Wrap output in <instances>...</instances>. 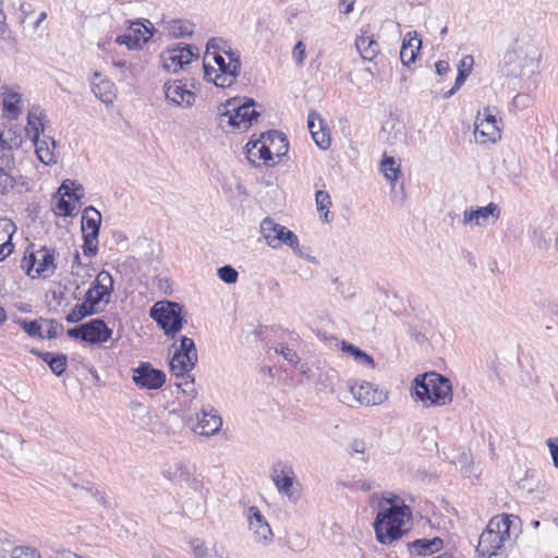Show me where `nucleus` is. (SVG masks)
I'll return each mask as SVG.
<instances>
[{
    "label": "nucleus",
    "mask_w": 558,
    "mask_h": 558,
    "mask_svg": "<svg viewBox=\"0 0 558 558\" xmlns=\"http://www.w3.org/2000/svg\"><path fill=\"white\" fill-rule=\"evenodd\" d=\"M39 107L36 108L35 111H29L27 116V135L32 138V141L40 137V134L44 135L45 132V119L46 117L41 112H37Z\"/></svg>",
    "instance_id": "nucleus-35"
},
{
    "label": "nucleus",
    "mask_w": 558,
    "mask_h": 558,
    "mask_svg": "<svg viewBox=\"0 0 558 558\" xmlns=\"http://www.w3.org/2000/svg\"><path fill=\"white\" fill-rule=\"evenodd\" d=\"M411 515L410 508L403 504L401 506L391 504L379 510L373 524L377 541L388 545L401 538L405 533L402 529L404 519H410Z\"/></svg>",
    "instance_id": "nucleus-3"
},
{
    "label": "nucleus",
    "mask_w": 558,
    "mask_h": 558,
    "mask_svg": "<svg viewBox=\"0 0 558 558\" xmlns=\"http://www.w3.org/2000/svg\"><path fill=\"white\" fill-rule=\"evenodd\" d=\"M341 349L343 352L352 355L356 363L368 366L371 368L375 367L374 359L354 344L343 341Z\"/></svg>",
    "instance_id": "nucleus-37"
},
{
    "label": "nucleus",
    "mask_w": 558,
    "mask_h": 558,
    "mask_svg": "<svg viewBox=\"0 0 558 558\" xmlns=\"http://www.w3.org/2000/svg\"><path fill=\"white\" fill-rule=\"evenodd\" d=\"M351 447L355 453H364L366 449L364 441L357 439L353 440Z\"/></svg>",
    "instance_id": "nucleus-64"
},
{
    "label": "nucleus",
    "mask_w": 558,
    "mask_h": 558,
    "mask_svg": "<svg viewBox=\"0 0 558 558\" xmlns=\"http://www.w3.org/2000/svg\"><path fill=\"white\" fill-rule=\"evenodd\" d=\"M218 277L221 281L226 283H235L239 278L238 271L230 265H225L218 268Z\"/></svg>",
    "instance_id": "nucleus-48"
},
{
    "label": "nucleus",
    "mask_w": 558,
    "mask_h": 558,
    "mask_svg": "<svg viewBox=\"0 0 558 558\" xmlns=\"http://www.w3.org/2000/svg\"><path fill=\"white\" fill-rule=\"evenodd\" d=\"M53 260V254L46 247L37 251H27V254L21 260V268L32 278L37 276L46 278L54 271L56 265Z\"/></svg>",
    "instance_id": "nucleus-6"
},
{
    "label": "nucleus",
    "mask_w": 558,
    "mask_h": 558,
    "mask_svg": "<svg viewBox=\"0 0 558 558\" xmlns=\"http://www.w3.org/2000/svg\"><path fill=\"white\" fill-rule=\"evenodd\" d=\"M293 59L298 64H303L305 59V46L302 41H298L292 51Z\"/></svg>",
    "instance_id": "nucleus-59"
},
{
    "label": "nucleus",
    "mask_w": 558,
    "mask_h": 558,
    "mask_svg": "<svg viewBox=\"0 0 558 558\" xmlns=\"http://www.w3.org/2000/svg\"><path fill=\"white\" fill-rule=\"evenodd\" d=\"M81 225L83 234H99L101 225L100 213L94 206L86 207L83 210Z\"/></svg>",
    "instance_id": "nucleus-34"
},
{
    "label": "nucleus",
    "mask_w": 558,
    "mask_h": 558,
    "mask_svg": "<svg viewBox=\"0 0 558 558\" xmlns=\"http://www.w3.org/2000/svg\"><path fill=\"white\" fill-rule=\"evenodd\" d=\"M415 395L425 405H446L452 401L450 380L436 373L418 375L414 379Z\"/></svg>",
    "instance_id": "nucleus-4"
},
{
    "label": "nucleus",
    "mask_w": 558,
    "mask_h": 558,
    "mask_svg": "<svg viewBox=\"0 0 558 558\" xmlns=\"http://www.w3.org/2000/svg\"><path fill=\"white\" fill-rule=\"evenodd\" d=\"M466 77H468V75L463 74V72H462V73H459V72H458V75H457V77H456V82H454L453 87H452L451 89H449L448 92H446V93H445V97H446V98H448V97H450L451 95H453V94H454V92H456L457 89H459V88L464 84V82H465Z\"/></svg>",
    "instance_id": "nucleus-60"
},
{
    "label": "nucleus",
    "mask_w": 558,
    "mask_h": 558,
    "mask_svg": "<svg viewBox=\"0 0 558 558\" xmlns=\"http://www.w3.org/2000/svg\"><path fill=\"white\" fill-rule=\"evenodd\" d=\"M31 353L46 362L51 372L57 376H61L66 369L68 357L65 354H53L50 352H43L37 349H32Z\"/></svg>",
    "instance_id": "nucleus-31"
},
{
    "label": "nucleus",
    "mask_w": 558,
    "mask_h": 558,
    "mask_svg": "<svg viewBox=\"0 0 558 558\" xmlns=\"http://www.w3.org/2000/svg\"><path fill=\"white\" fill-rule=\"evenodd\" d=\"M355 48L360 56L367 61H373L379 53V44L368 31H362V34L355 39Z\"/></svg>",
    "instance_id": "nucleus-26"
},
{
    "label": "nucleus",
    "mask_w": 558,
    "mask_h": 558,
    "mask_svg": "<svg viewBox=\"0 0 558 558\" xmlns=\"http://www.w3.org/2000/svg\"><path fill=\"white\" fill-rule=\"evenodd\" d=\"M68 335L69 337L71 338H74V339H81L83 341V337H84V328H83V324L77 326V327H74V328H71L68 330Z\"/></svg>",
    "instance_id": "nucleus-63"
},
{
    "label": "nucleus",
    "mask_w": 558,
    "mask_h": 558,
    "mask_svg": "<svg viewBox=\"0 0 558 558\" xmlns=\"http://www.w3.org/2000/svg\"><path fill=\"white\" fill-rule=\"evenodd\" d=\"M474 135L476 141H480L481 143L489 142L495 144L501 137V128L497 124H489V122L475 120Z\"/></svg>",
    "instance_id": "nucleus-30"
},
{
    "label": "nucleus",
    "mask_w": 558,
    "mask_h": 558,
    "mask_svg": "<svg viewBox=\"0 0 558 558\" xmlns=\"http://www.w3.org/2000/svg\"><path fill=\"white\" fill-rule=\"evenodd\" d=\"M247 521L248 527L253 532L257 542H267L271 539V529L256 506H251L247 509Z\"/></svg>",
    "instance_id": "nucleus-17"
},
{
    "label": "nucleus",
    "mask_w": 558,
    "mask_h": 558,
    "mask_svg": "<svg viewBox=\"0 0 558 558\" xmlns=\"http://www.w3.org/2000/svg\"><path fill=\"white\" fill-rule=\"evenodd\" d=\"M473 64H474V59L472 56H464L459 64H458V72L459 73H462L468 75L471 73L472 71V68H473Z\"/></svg>",
    "instance_id": "nucleus-55"
},
{
    "label": "nucleus",
    "mask_w": 558,
    "mask_h": 558,
    "mask_svg": "<svg viewBox=\"0 0 558 558\" xmlns=\"http://www.w3.org/2000/svg\"><path fill=\"white\" fill-rule=\"evenodd\" d=\"M11 558H40L35 548L15 547L11 553Z\"/></svg>",
    "instance_id": "nucleus-51"
},
{
    "label": "nucleus",
    "mask_w": 558,
    "mask_h": 558,
    "mask_svg": "<svg viewBox=\"0 0 558 558\" xmlns=\"http://www.w3.org/2000/svg\"><path fill=\"white\" fill-rule=\"evenodd\" d=\"M99 313V310L95 307L89 300L84 298V302L76 304L73 310L66 315L65 319L68 323H78L87 316Z\"/></svg>",
    "instance_id": "nucleus-36"
},
{
    "label": "nucleus",
    "mask_w": 558,
    "mask_h": 558,
    "mask_svg": "<svg viewBox=\"0 0 558 558\" xmlns=\"http://www.w3.org/2000/svg\"><path fill=\"white\" fill-rule=\"evenodd\" d=\"M281 235L280 245L286 244L294 251L299 250V239L291 230L284 228V231L281 233Z\"/></svg>",
    "instance_id": "nucleus-52"
},
{
    "label": "nucleus",
    "mask_w": 558,
    "mask_h": 558,
    "mask_svg": "<svg viewBox=\"0 0 558 558\" xmlns=\"http://www.w3.org/2000/svg\"><path fill=\"white\" fill-rule=\"evenodd\" d=\"M195 362L187 361L185 356L173 353L170 361V372L177 378L182 377V380L177 383L179 388L194 383L193 376L189 373L195 367Z\"/></svg>",
    "instance_id": "nucleus-20"
},
{
    "label": "nucleus",
    "mask_w": 558,
    "mask_h": 558,
    "mask_svg": "<svg viewBox=\"0 0 558 558\" xmlns=\"http://www.w3.org/2000/svg\"><path fill=\"white\" fill-rule=\"evenodd\" d=\"M222 426V418L218 411L213 407L204 408L197 415V424L194 427L196 434L203 436H213L217 434Z\"/></svg>",
    "instance_id": "nucleus-16"
},
{
    "label": "nucleus",
    "mask_w": 558,
    "mask_h": 558,
    "mask_svg": "<svg viewBox=\"0 0 558 558\" xmlns=\"http://www.w3.org/2000/svg\"><path fill=\"white\" fill-rule=\"evenodd\" d=\"M442 546L444 542L440 537H434L432 539L420 538L408 545L410 553L415 556H427L438 553Z\"/></svg>",
    "instance_id": "nucleus-28"
},
{
    "label": "nucleus",
    "mask_w": 558,
    "mask_h": 558,
    "mask_svg": "<svg viewBox=\"0 0 558 558\" xmlns=\"http://www.w3.org/2000/svg\"><path fill=\"white\" fill-rule=\"evenodd\" d=\"M149 315L168 338L173 339L183 327L182 306L177 302H156L151 306Z\"/></svg>",
    "instance_id": "nucleus-5"
},
{
    "label": "nucleus",
    "mask_w": 558,
    "mask_h": 558,
    "mask_svg": "<svg viewBox=\"0 0 558 558\" xmlns=\"http://www.w3.org/2000/svg\"><path fill=\"white\" fill-rule=\"evenodd\" d=\"M355 0H339V10L343 14H349L354 9Z\"/></svg>",
    "instance_id": "nucleus-61"
},
{
    "label": "nucleus",
    "mask_w": 558,
    "mask_h": 558,
    "mask_svg": "<svg viewBox=\"0 0 558 558\" xmlns=\"http://www.w3.org/2000/svg\"><path fill=\"white\" fill-rule=\"evenodd\" d=\"M546 444L549 448L554 466L558 469V437L548 438Z\"/></svg>",
    "instance_id": "nucleus-57"
},
{
    "label": "nucleus",
    "mask_w": 558,
    "mask_h": 558,
    "mask_svg": "<svg viewBox=\"0 0 558 558\" xmlns=\"http://www.w3.org/2000/svg\"><path fill=\"white\" fill-rule=\"evenodd\" d=\"M13 161L12 146L4 138L3 134L0 133V162L1 166H10Z\"/></svg>",
    "instance_id": "nucleus-46"
},
{
    "label": "nucleus",
    "mask_w": 558,
    "mask_h": 558,
    "mask_svg": "<svg viewBox=\"0 0 558 558\" xmlns=\"http://www.w3.org/2000/svg\"><path fill=\"white\" fill-rule=\"evenodd\" d=\"M349 392L359 403L367 407L381 404L387 400V392L384 390H379L368 381H363L360 385L350 384Z\"/></svg>",
    "instance_id": "nucleus-14"
},
{
    "label": "nucleus",
    "mask_w": 558,
    "mask_h": 558,
    "mask_svg": "<svg viewBox=\"0 0 558 558\" xmlns=\"http://www.w3.org/2000/svg\"><path fill=\"white\" fill-rule=\"evenodd\" d=\"M113 292V278L109 271L101 270L85 294V299L97 307L100 302L108 304Z\"/></svg>",
    "instance_id": "nucleus-12"
},
{
    "label": "nucleus",
    "mask_w": 558,
    "mask_h": 558,
    "mask_svg": "<svg viewBox=\"0 0 558 558\" xmlns=\"http://www.w3.org/2000/svg\"><path fill=\"white\" fill-rule=\"evenodd\" d=\"M421 39L417 38L416 32H409L405 35L400 50V60L403 65H410L415 61L417 51L421 48Z\"/></svg>",
    "instance_id": "nucleus-29"
},
{
    "label": "nucleus",
    "mask_w": 558,
    "mask_h": 558,
    "mask_svg": "<svg viewBox=\"0 0 558 558\" xmlns=\"http://www.w3.org/2000/svg\"><path fill=\"white\" fill-rule=\"evenodd\" d=\"M163 68L169 72H177L198 58V49L184 45L168 49L161 56Z\"/></svg>",
    "instance_id": "nucleus-9"
},
{
    "label": "nucleus",
    "mask_w": 558,
    "mask_h": 558,
    "mask_svg": "<svg viewBox=\"0 0 558 558\" xmlns=\"http://www.w3.org/2000/svg\"><path fill=\"white\" fill-rule=\"evenodd\" d=\"M294 472L290 464L284 462H277L271 470V480L279 490L286 495L290 500L296 501L300 497L299 493L294 490Z\"/></svg>",
    "instance_id": "nucleus-11"
},
{
    "label": "nucleus",
    "mask_w": 558,
    "mask_h": 558,
    "mask_svg": "<svg viewBox=\"0 0 558 558\" xmlns=\"http://www.w3.org/2000/svg\"><path fill=\"white\" fill-rule=\"evenodd\" d=\"M283 226L276 223L271 218H265L260 223V232L267 244L272 248L280 246L281 233L284 231Z\"/></svg>",
    "instance_id": "nucleus-33"
},
{
    "label": "nucleus",
    "mask_w": 558,
    "mask_h": 558,
    "mask_svg": "<svg viewBox=\"0 0 558 558\" xmlns=\"http://www.w3.org/2000/svg\"><path fill=\"white\" fill-rule=\"evenodd\" d=\"M262 142L269 145V150L277 157L284 156L289 150V142L287 136L277 130H270L262 134Z\"/></svg>",
    "instance_id": "nucleus-27"
},
{
    "label": "nucleus",
    "mask_w": 558,
    "mask_h": 558,
    "mask_svg": "<svg viewBox=\"0 0 558 558\" xmlns=\"http://www.w3.org/2000/svg\"><path fill=\"white\" fill-rule=\"evenodd\" d=\"M250 108L251 107H234L233 113L229 110L219 113V126L226 132L228 131V128H230L231 131L240 132L248 130L253 120H256L259 116L255 110L248 112Z\"/></svg>",
    "instance_id": "nucleus-7"
},
{
    "label": "nucleus",
    "mask_w": 558,
    "mask_h": 558,
    "mask_svg": "<svg viewBox=\"0 0 558 558\" xmlns=\"http://www.w3.org/2000/svg\"><path fill=\"white\" fill-rule=\"evenodd\" d=\"M276 351L280 355H282L284 360H287L289 363L293 365L300 363V357L298 353L293 349H290L287 344H281L280 348L277 349Z\"/></svg>",
    "instance_id": "nucleus-53"
},
{
    "label": "nucleus",
    "mask_w": 558,
    "mask_h": 558,
    "mask_svg": "<svg viewBox=\"0 0 558 558\" xmlns=\"http://www.w3.org/2000/svg\"><path fill=\"white\" fill-rule=\"evenodd\" d=\"M16 323L29 337L45 339V335L43 333V327L38 320H26L23 318H19Z\"/></svg>",
    "instance_id": "nucleus-43"
},
{
    "label": "nucleus",
    "mask_w": 558,
    "mask_h": 558,
    "mask_svg": "<svg viewBox=\"0 0 558 558\" xmlns=\"http://www.w3.org/2000/svg\"><path fill=\"white\" fill-rule=\"evenodd\" d=\"M56 208L59 211V215L65 217L74 216L76 210V206L70 201L64 199V197H61L58 201Z\"/></svg>",
    "instance_id": "nucleus-50"
},
{
    "label": "nucleus",
    "mask_w": 558,
    "mask_h": 558,
    "mask_svg": "<svg viewBox=\"0 0 558 558\" xmlns=\"http://www.w3.org/2000/svg\"><path fill=\"white\" fill-rule=\"evenodd\" d=\"M316 207L319 213H324L325 220L328 221L331 197L327 191L319 190L315 194Z\"/></svg>",
    "instance_id": "nucleus-44"
},
{
    "label": "nucleus",
    "mask_w": 558,
    "mask_h": 558,
    "mask_svg": "<svg viewBox=\"0 0 558 558\" xmlns=\"http://www.w3.org/2000/svg\"><path fill=\"white\" fill-rule=\"evenodd\" d=\"M263 142H262V135H260L258 140H256V141L250 140L248 143L246 144V158L248 159V161L251 163H255V158L252 156H254L255 150Z\"/></svg>",
    "instance_id": "nucleus-58"
},
{
    "label": "nucleus",
    "mask_w": 558,
    "mask_h": 558,
    "mask_svg": "<svg viewBox=\"0 0 558 558\" xmlns=\"http://www.w3.org/2000/svg\"><path fill=\"white\" fill-rule=\"evenodd\" d=\"M90 85L92 92L102 104H112L116 97L114 84L112 82L104 78L100 73L95 72L93 74Z\"/></svg>",
    "instance_id": "nucleus-23"
},
{
    "label": "nucleus",
    "mask_w": 558,
    "mask_h": 558,
    "mask_svg": "<svg viewBox=\"0 0 558 558\" xmlns=\"http://www.w3.org/2000/svg\"><path fill=\"white\" fill-rule=\"evenodd\" d=\"M83 328V341L92 344L107 342L112 336V330L100 318H95L84 323Z\"/></svg>",
    "instance_id": "nucleus-19"
},
{
    "label": "nucleus",
    "mask_w": 558,
    "mask_h": 558,
    "mask_svg": "<svg viewBox=\"0 0 558 558\" xmlns=\"http://www.w3.org/2000/svg\"><path fill=\"white\" fill-rule=\"evenodd\" d=\"M175 354L185 356L187 361L197 363V350L193 339L182 336L180 338V345L174 351Z\"/></svg>",
    "instance_id": "nucleus-39"
},
{
    "label": "nucleus",
    "mask_w": 558,
    "mask_h": 558,
    "mask_svg": "<svg viewBox=\"0 0 558 558\" xmlns=\"http://www.w3.org/2000/svg\"><path fill=\"white\" fill-rule=\"evenodd\" d=\"M1 97V105H21L25 100L17 86H2Z\"/></svg>",
    "instance_id": "nucleus-40"
},
{
    "label": "nucleus",
    "mask_w": 558,
    "mask_h": 558,
    "mask_svg": "<svg viewBox=\"0 0 558 558\" xmlns=\"http://www.w3.org/2000/svg\"><path fill=\"white\" fill-rule=\"evenodd\" d=\"M83 253L87 257H93L98 252V234H83Z\"/></svg>",
    "instance_id": "nucleus-45"
},
{
    "label": "nucleus",
    "mask_w": 558,
    "mask_h": 558,
    "mask_svg": "<svg viewBox=\"0 0 558 558\" xmlns=\"http://www.w3.org/2000/svg\"><path fill=\"white\" fill-rule=\"evenodd\" d=\"M165 96L172 105H192L195 101L193 92L185 88L180 81L168 82L163 86Z\"/></svg>",
    "instance_id": "nucleus-21"
},
{
    "label": "nucleus",
    "mask_w": 558,
    "mask_h": 558,
    "mask_svg": "<svg viewBox=\"0 0 558 558\" xmlns=\"http://www.w3.org/2000/svg\"><path fill=\"white\" fill-rule=\"evenodd\" d=\"M380 170L389 181H396L400 174V166L396 162L393 157L385 156L380 163Z\"/></svg>",
    "instance_id": "nucleus-42"
},
{
    "label": "nucleus",
    "mask_w": 558,
    "mask_h": 558,
    "mask_svg": "<svg viewBox=\"0 0 558 558\" xmlns=\"http://www.w3.org/2000/svg\"><path fill=\"white\" fill-rule=\"evenodd\" d=\"M542 51L535 37L523 34L519 36L502 60L504 72L508 76L518 77L529 85L534 84V77L539 74Z\"/></svg>",
    "instance_id": "nucleus-1"
},
{
    "label": "nucleus",
    "mask_w": 558,
    "mask_h": 558,
    "mask_svg": "<svg viewBox=\"0 0 558 558\" xmlns=\"http://www.w3.org/2000/svg\"><path fill=\"white\" fill-rule=\"evenodd\" d=\"M221 105H248V106H252V105H257V102L253 98H250L246 96H234V97H229Z\"/></svg>",
    "instance_id": "nucleus-56"
},
{
    "label": "nucleus",
    "mask_w": 558,
    "mask_h": 558,
    "mask_svg": "<svg viewBox=\"0 0 558 558\" xmlns=\"http://www.w3.org/2000/svg\"><path fill=\"white\" fill-rule=\"evenodd\" d=\"M16 231V226L9 218H0V262L5 259L14 248L12 236Z\"/></svg>",
    "instance_id": "nucleus-24"
},
{
    "label": "nucleus",
    "mask_w": 558,
    "mask_h": 558,
    "mask_svg": "<svg viewBox=\"0 0 558 558\" xmlns=\"http://www.w3.org/2000/svg\"><path fill=\"white\" fill-rule=\"evenodd\" d=\"M148 24L150 23L147 20H145V23L141 21L132 22L128 33L118 36L117 43L126 45L129 49L141 48L153 36L154 28L149 27Z\"/></svg>",
    "instance_id": "nucleus-13"
},
{
    "label": "nucleus",
    "mask_w": 558,
    "mask_h": 558,
    "mask_svg": "<svg viewBox=\"0 0 558 558\" xmlns=\"http://www.w3.org/2000/svg\"><path fill=\"white\" fill-rule=\"evenodd\" d=\"M435 68L438 75H445L450 71L449 62L445 60L437 61Z\"/></svg>",
    "instance_id": "nucleus-62"
},
{
    "label": "nucleus",
    "mask_w": 558,
    "mask_h": 558,
    "mask_svg": "<svg viewBox=\"0 0 558 558\" xmlns=\"http://www.w3.org/2000/svg\"><path fill=\"white\" fill-rule=\"evenodd\" d=\"M132 379L141 389L155 390L166 383V374L161 369L154 368L150 363L142 362L133 368Z\"/></svg>",
    "instance_id": "nucleus-10"
},
{
    "label": "nucleus",
    "mask_w": 558,
    "mask_h": 558,
    "mask_svg": "<svg viewBox=\"0 0 558 558\" xmlns=\"http://www.w3.org/2000/svg\"><path fill=\"white\" fill-rule=\"evenodd\" d=\"M189 544L194 558H229L225 547L217 543L208 547L204 539L192 538Z\"/></svg>",
    "instance_id": "nucleus-22"
},
{
    "label": "nucleus",
    "mask_w": 558,
    "mask_h": 558,
    "mask_svg": "<svg viewBox=\"0 0 558 558\" xmlns=\"http://www.w3.org/2000/svg\"><path fill=\"white\" fill-rule=\"evenodd\" d=\"M35 146V153L37 158L44 165H53L57 162V156L54 153L56 141L51 136L44 135L43 138L38 137L33 141Z\"/></svg>",
    "instance_id": "nucleus-25"
},
{
    "label": "nucleus",
    "mask_w": 558,
    "mask_h": 558,
    "mask_svg": "<svg viewBox=\"0 0 558 558\" xmlns=\"http://www.w3.org/2000/svg\"><path fill=\"white\" fill-rule=\"evenodd\" d=\"M500 217V207L496 203H489L487 206L478 207L473 210H465L463 213V225L474 223L482 227L488 225L490 221L494 223Z\"/></svg>",
    "instance_id": "nucleus-15"
},
{
    "label": "nucleus",
    "mask_w": 558,
    "mask_h": 558,
    "mask_svg": "<svg viewBox=\"0 0 558 558\" xmlns=\"http://www.w3.org/2000/svg\"><path fill=\"white\" fill-rule=\"evenodd\" d=\"M253 157L255 158L254 165H259V161H263V163L268 166L274 160L272 151L269 150V145L266 143H262L257 147Z\"/></svg>",
    "instance_id": "nucleus-47"
},
{
    "label": "nucleus",
    "mask_w": 558,
    "mask_h": 558,
    "mask_svg": "<svg viewBox=\"0 0 558 558\" xmlns=\"http://www.w3.org/2000/svg\"><path fill=\"white\" fill-rule=\"evenodd\" d=\"M307 128L315 144L319 148L327 149L330 146V135L328 128L323 118L314 110L308 113Z\"/></svg>",
    "instance_id": "nucleus-18"
},
{
    "label": "nucleus",
    "mask_w": 558,
    "mask_h": 558,
    "mask_svg": "<svg viewBox=\"0 0 558 558\" xmlns=\"http://www.w3.org/2000/svg\"><path fill=\"white\" fill-rule=\"evenodd\" d=\"M514 520L519 518L513 514H499L492 518L480 535L476 553L481 557L505 558V544L510 539V526Z\"/></svg>",
    "instance_id": "nucleus-2"
},
{
    "label": "nucleus",
    "mask_w": 558,
    "mask_h": 558,
    "mask_svg": "<svg viewBox=\"0 0 558 558\" xmlns=\"http://www.w3.org/2000/svg\"><path fill=\"white\" fill-rule=\"evenodd\" d=\"M229 57V62H226L225 58L220 54H215L214 60L218 65V71L220 73L216 74L214 78V84L217 87H229L231 86L240 72L241 62L239 54L234 51L227 52Z\"/></svg>",
    "instance_id": "nucleus-8"
},
{
    "label": "nucleus",
    "mask_w": 558,
    "mask_h": 558,
    "mask_svg": "<svg viewBox=\"0 0 558 558\" xmlns=\"http://www.w3.org/2000/svg\"><path fill=\"white\" fill-rule=\"evenodd\" d=\"M169 33L175 37H187L194 33V24L185 20H173L169 23Z\"/></svg>",
    "instance_id": "nucleus-38"
},
{
    "label": "nucleus",
    "mask_w": 558,
    "mask_h": 558,
    "mask_svg": "<svg viewBox=\"0 0 558 558\" xmlns=\"http://www.w3.org/2000/svg\"><path fill=\"white\" fill-rule=\"evenodd\" d=\"M47 325V335H45V338L48 339H56L61 331H63V325L58 323L54 319H45L44 320Z\"/></svg>",
    "instance_id": "nucleus-54"
},
{
    "label": "nucleus",
    "mask_w": 558,
    "mask_h": 558,
    "mask_svg": "<svg viewBox=\"0 0 558 558\" xmlns=\"http://www.w3.org/2000/svg\"><path fill=\"white\" fill-rule=\"evenodd\" d=\"M63 192V196L70 199L81 201L84 197V187L72 180H64L59 189V192Z\"/></svg>",
    "instance_id": "nucleus-41"
},
{
    "label": "nucleus",
    "mask_w": 558,
    "mask_h": 558,
    "mask_svg": "<svg viewBox=\"0 0 558 558\" xmlns=\"http://www.w3.org/2000/svg\"><path fill=\"white\" fill-rule=\"evenodd\" d=\"M162 473L167 480L175 485L189 484L192 475L189 466L181 461L169 464Z\"/></svg>",
    "instance_id": "nucleus-32"
},
{
    "label": "nucleus",
    "mask_w": 558,
    "mask_h": 558,
    "mask_svg": "<svg viewBox=\"0 0 558 558\" xmlns=\"http://www.w3.org/2000/svg\"><path fill=\"white\" fill-rule=\"evenodd\" d=\"M476 120L489 122V124H497L498 126L501 125V120H498L496 114L493 113L492 107H483L482 110H478Z\"/></svg>",
    "instance_id": "nucleus-49"
}]
</instances>
